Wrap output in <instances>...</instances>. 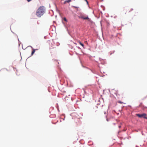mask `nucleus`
<instances>
[{
	"instance_id": "obj_1",
	"label": "nucleus",
	"mask_w": 147,
	"mask_h": 147,
	"mask_svg": "<svg viewBox=\"0 0 147 147\" xmlns=\"http://www.w3.org/2000/svg\"><path fill=\"white\" fill-rule=\"evenodd\" d=\"M45 7L43 6H40L37 10L36 14L38 17H40L45 13Z\"/></svg>"
},
{
	"instance_id": "obj_2",
	"label": "nucleus",
	"mask_w": 147,
	"mask_h": 147,
	"mask_svg": "<svg viewBox=\"0 0 147 147\" xmlns=\"http://www.w3.org/2000/svg\"><path fill=\"white\" fill-rule=\"evenodd\" d=\"M79 18L83 19L84 20H88L90 21V19L88 18V16H84L82 14L78 16Z\"/></svg>"
},
{
	"instance_id": "obj_3",
	"label": "nucleus",
	"mask_w": 147,
	"mask_h": 147,
	"mask_svg": "<svg viewBox=\"0 0 147 147\" xmlns=\"http://www.w3.org/2000/svg\"><path fill=\"white\" fill-rule=\"evenodd\" d=\"M136 115L139 117H142L146 119H147V118L146 117V115L145 113H143L141 114H136Z\"/></svg>"
},
{
	"instance_id": "obj_4",
	"label": "nucleus",
	"mask_w": 147,
	"mask_h": 147,
	"mask_svg": "<svg viewBox=\"0 0 147 147\" xmlns=\"http://www.w3.org/2000/svg\"><path fill=\"white\" fill-rule=\"evenodd\" d=\"M71 0H66L64 2V3L65 4L66 3H69V2H71Z\"/></svg>"
},
{
	"instance_id": "obj_5",
	"label": "nucleus",
	"mask_w": 147,
	"mask_h": 147,
	"mask_svg": "<svg viewBox=\"0 0 147 147\" xmlns=\"http://www.w3.org/2000/svg\"><path fill=\"white\" fill-rule=\"evenodd\" d=\"M78 42L79 43V44L80 45H81L82 47H84V45H83V44L82 43L80 42L79 41V42Z\"/></svg>"
},
{
	"instance_id": "obj_6",
	"label": "nucleus",
	"mask_w": 147,
	"mask_h": 147,
	"mask_svg": "<svg viewBox=\"0 0 147 147\" xmlns=\"http://www.w3.org/2000/svg\"><path fill=\"white\" fill-rule=\"evenodd\" d=\"M35 50L34 49H33V51H32L31 54L32 55H33V54L35 52Z\"/></svg>"
},
{
	"instance_id": "obj_7",
	"label": "nucleus",
	"mask_w": 147,
	"mask_h": 147,
	"mask_svg": "<svg viewBox=\"0 0 147 147\" xmlns=\"http://www.w3.org/2000/svg\"><path fill=\"white\" fill-rule=\"evenodd\" d=\"M63 20L65 22H67V19H66V18H63Z\"/></svg>"
},
{
	"instance_id": "obj_8",
	"label": "nucleus",
	"mask_w": 147,
	"mask_h": 147,
	"mask_svg": "<svg viewBox=\"0 0 147 147\" xmlns=\"http://www.w3.org/2000/svg\"><path fill=\"white\" fill-rule=\"evenodd\" d=\"M118 102H119V103H123V102H121V101H118Z\"/></svg>"
},
{
	"instance_id": "obj_9",
	"label": "nucleus",
	"mask_w": 147,
	"mask_h": 147,
	"mask_svg": "<svg viewBox=\"0 0 147 147\" xmlns=\"http://www.w3.org/2000/svg\"><path fill=\"white\" fill-rule=\"evenodd\" d=\"M31 0H27V1H28V2H29Z\"/></svg>"
},
{
	"instance_id": "obj_10",
	"label": "nucleus",
	"mask_w": 147,
	"mask_h": 147,
	"mask_svg": "<svg viewBox=\"0 0 147 147\" xmlns=\"http://www.w3.org/2000/svg\"><path fill=\"white\" fill-rule=\"evenodd\" d=\"M85 1H86V2L87 3H88V1H87V0H85Z\"/></svg>"
},
{
	"instance_id": "obj_11",
	"label": "nucleus",
	"mask_w": 147,
	"mask_h": 147,
	"mask_svg": "<svg viewBox=\"0 0 147 147\" xmlns=\"http://www.w3.org/2000/svg\"><path fill=\"white\" fill-rule=\"evenodd\" d=\"M121 127V126H119V128H120V127Z\"/></svg>"
},
{
	"instance_id": "obj_12",
	"label": "nucleus",
	"mask_w": 147,
	"mask_h": 147,
	"mask_svg": "<svg viewBox=\"0 0 147 147\" xmlns=\"http://www.w3.org/2000/svg\"><path fill=\"white\" fill-rule=\"evenodd\" d=\"M131 10H133V9H131Z\"/></svg>"
}]
</instances>
